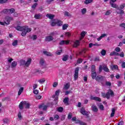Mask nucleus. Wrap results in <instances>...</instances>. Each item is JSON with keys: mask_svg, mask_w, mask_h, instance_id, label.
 <instances>
[{"mask_svg": "<svg viewBox=\"0 0 125 125\" xmlns=\"http://www.w3.org/2000/svg\"><path fill=\"white\" fill-rule=\"evenodd\" d=\"M91 77L93 80H94V79H95L96 81H102L104 79V77L103 76H98L96 77V72H92Z\"/></svg>", "mask_w": 125, "mask_h": 125, "instance_id": "f257e3e1", "label": "nucleus"}, {"mask_svg": "<svg viewBox=\"0 0 125 125\" xmlns=\"http://www.w3.org/2000/svg\"><path fill=\"white\" fill-rule=\"evenodd\" d=\"M79 67H77L75 70V74H74V80L75 81H77L78 80V78H79Z\"/></svg>", "mask_w": 125, "mask_h": 125, "instance_id": "f03ea898", "label": "nucleus"}, {"mask_svg": "<svg viewBox=\"0 0 125 125\" xmlns=\"http://www.w3.org/2000/svg\"><path fill=\"white\" fill-rule=\"evenodd\" d=\"M110 95L111 96H114V92L111 90H109L106 94L105 97L107 98V99H109V98H110Z\"/></svg>", "mask_w": 125, "mask_h": 125, "instance_id": "7ed1b4c3", "label": "nucleus"}, {"mask_svg": "<svg viewBox=\"0 0 125 125\" xmlns=\"http://www.w3.org/2000/svg\"><path fill=\"white\" fill-rule=\"evenodd\" d=\"M12 20H13V18L10 17H6L5 19V24H6L7 25H8V24H9V23H10V21H12Z\"/></svg>", "mask_w": 125, "mask_h": 125, "instance_id": "20e7f679", "label": "nucleus"}, {"mask_svg": "<svg viewBox=\"0 0 125 125\" xmlns=\"http://www.w3.org/2000/svg\"><path fill=\"white\" fill-rule=\"evenodd\" d=\"M60 92V90H57L55 92V95H54L52 96L53 98H55V99L54 100L55 101H56L57 99H58V95H59Z\"/></svg>", "mask_w": 125, "mask_h": 125, "instance_id": "39448f33", "label": "nucleus"}, {"mask_svg": "<svg viewBox=\"0 0 125 125\" xmlns=\"http://www.w3.org/2000/svg\"><path fill=\"white\" fill-rule=\"evenodd\" d=\"M15 28L17 31H21V32L23 31V30H27V27H25V26H17Z\"/></svg>", "mask_w": 125, "mask_h": 125, "instance_id": "423d86ee", "label": "nucleus"}, {"mask_svg": "<svg viewBox=\"0 0 125 125\" xmlns=\"http://www.w3.org/2000/svg\"><path fill=\"white\" fill-rule=\"evenodd\" d=\"M55 22H56L57 26L60 27L63 25V21L61 20H59L58 19H56Z\"/></svg>", "mask_w": 125, "mask_h": 125, "instance_id": "0eeeda50", "label": "nucleus"}, {"mask_svg": "<svg viewBox=\"0 0 125 125\" xmlns=\"http://www.w3.org/2000/svg\"><path fill=\"white\" fill-rule=\"evenodd\" d=\"M47 105L42 104L39 105V109H42V110H45L47 109Z\"/></svg>", "mask_w": 125, "mask_h": 125, "instance_id": "6e6552de", "label": "nucleus"}, {"mask_svg": "<svg viewBox=\"0 0 125 125\" xmlns=\"http://www.w3.org/2000/svg\"><path fill=\"white\" fill-rule=\"evenodd\" d=\"M69 42L70 41H69L62 40L59 43V44L60 45H63V44H69Z\"/></svg>", "mask_w": 125, "mask_h": 125, "instance_id": "1a4fd4ad", "label": "nucleus"}, {"mask_svg": "<svg viewBox=\"0 0 125 125\" xmlns=\"http://www.w3.org/2000/svg\"><path fill=\"white\" fill-rule=\"evenodd\" d=\"M91 99L92 100H95V101H99V102H100L101 101V98H100L99 97H97L91 96Z\"/></svg>", "mask_w": 125, "mask_h": 125, "instance_id": "9d476101", "label": "nucleus"}, {"mask_svg": "<svg viewBox=\"0 0 125 125\" xmlns=\"http://www.w3.org/2000/svg\"><path fill=\"white\" fill-rule=\"evenodd\" d=\"M51 41H53V37L52 36H47L45 38L46 42H51Z\"/></svg>", "mask_w": 125, "mask_h": 125, "instance_id": "9b49d317", "label": "nucleus"}, {"mask_svg": "<svg viewBox=\"0 0 125 125\" xmlns=\"http://www.w3.org/2000/svg\"><path fill=\"white\" fill-rule=\"evenodd\" d=\"M80 112H81V114H82V115H84L85 116H87V112L86 111H85L84 108H81Z\"/></svg>", "mask_w": 125, "mask_h": 125, "instance_id": "f8f14e48", "label": "nucleus"}, {"mask_svg": "<svg viewBox=\"0 0 125 125\" xmlns=\"http://www.w3.org/2000/svg\"><path fill=\"white\" fill-rule=\"evenodd\" d=\"M46 16L47 18H49V19H51V20H52V19H53L55 17L54 15H52L51 14H47Z\"/></svg>", "mask_w": 125, "mask_h": 125, "instance_id": "ddd939ff", "label": "nucleus"}, {"mask_svg": "<svg viewBox=\"0 0 125 125\" xmlns=\"http://www.w3.org/2000/svg\"><path fill=\"white\" fill-rule=\"evenodd\" d=\"M119 55H120V54H119V53L115 51H113L111 52L110 54V56H119Z\"/></svg>", "mask_w": 125, "mask_h": 125, "instance_id": "4468645a", "label": "nucleus"}, {"mask_svg": "<svg viewBox=\"0 0 125 125\" xmlns=\"http://www.w3.org/2000/svg\"><path fill=\"white\" fill-rule=\"evenodd\" d=\"M80 45V41L77 40L76 42H74L73 44V47H78Z\"/></svg>", "mask_w": 125, "mask_h": 125, "instance_id": "2eb2a0df", "label": "nucleus"}, {"mask_svg": "<svg viewBox=\"0 0 125 125\" xmlns=\"http://www.w3.org/2000/svg\"><path fill=\"white\" fill-rule=\"evenodd\" d=\"M8 14H12L14 12H15V9L14 8L8 9Z\"/></svg>", "mask_w": 125, "mask_h": 125, "instance_id": "dca6fc26", "label": "nucleus"}, {"mask_svg": "<svg viewBox=\"0 0 125 125\" xmlns=\"http://www.w3.org/2000/svg\"><path fill=\"white\" fill-rule=\"evenodd\" d=\"M23 104L26 109L30 108V104L29 103L24 101Z\"/></svg>", "mask_w": 125, "mask_h": 125, "instance_id": "f3484780", "label": "nucleus"}, {"mask_svg": "<svg viewBox=\"0 0 125 125\" xmlns=\"http://www.w3.org/2000/svg\"><path fill=\"white\" fill-rule=\"evenodd\" d=\"M106 36H107L106 34H102V35L100 37L97 38V41L98 42L100 41L102 39H103V38H104V37H106Z\"/></svg>", "mask_w": 125, "mask_h": 125, "instance_id": "a211bd4d", "label": "nucleus"}, {"mask_svg": "<svg viewBox=\"0 0 125 125\" xmlns=\"http://www.w3.org/2000/svg\"><path fill=\"white\" fill-rule=\"evenodd\" d=\"M24 102H21L20 103L19 107L20 109V110H22L23 109V107H24Z\"/></svg>", "mask_w": 125, "mask_h": 125, "instance_id": "6ab92c4d", "label": "nucleus"}, {"mask_svg": "<svg viewBox=\"0 0 125 125\" xmlns=\"http://www.w3.org/2000/svg\"><path fill=\"white\" fill-rule=\"evenodd\" d=\"M70 88V83H66L64 85V89L67 90L69 89Z\"/></svg>", "mask_w": 125, "mask_h": 125, "instance_id": "aec40b11", "label": "nucleus"}, {"mask_svg": "<svg viewBox=\"0 0 125 125\" xmlns=\"http://www.w3.org/2000/svg\"><path fill=\"white\" fill-rule=\"evenodd\" d=\"M23 90H24V87H21L18 91L19 96H20V95H21L22 92H23Z\"/></svg>", "mask_w": 125, "mask_h": 125, "instance_id": "412c9836", "label": "nucleus"}, {"mask_svg": "<svg viewBox=\"0 0 125 125\" xmlns=\"http://www.w3.org/2000/svg\"><path fill=\"white\" fill-rule=\"evenodd\" d=\"M43 53L44 54V55H46L47 56H52V54H51V53L46 51H44Z\"/></svg>", "mask_w": 125, "mask_h": 125, "instance_id": "4be33fe9", "label": "nucleus"}, {"mask_svg": "<svg viewBox=\"0 0 125 125\" xmlns=\"http://www.w3.org/2000/svg\"><path fill=\"white\" fill-rule=\"evenodd\" d=\"M109 4H110L111 6L112 7H113V8H118L119 7H118V5H117V4L115 3H109Z\"/></svg>", "mask_w": 125, "mask_h": 125, "instance_id": "5701e85b", "label": "nucleus"}, {"mask_svg": "<svg viewBox=\"0 0 125 125\" xmlns=\"http://www.w3.org/2000/svg\"><path fill=\"white\" fill-rule=\"evenodd\" d=\"M115 112H116V109L115 108H112V112L111 114L110 115V117L111 118H113V117H114V116H115Z\"/></svg>", "mask_w": 125, "mask_h": 125, "instance_id": "b1692460", "label": "nucleus"}, {"mask_svg": "<svg viewBox=\"0 0 125 125\" xmlns=\"http://www.w3.org/2000/svg\"><path fill=\"white\" fill-rule=\"evenodd\" d=\"M117 9L120 11V12H117V14H124L125 13V12L124 11V10L122 9H120V7H118Z\"/></svg>", "mask_w": 125, "mask_h": 125, "instance_id": "393cba45", "label": "nucleus"}, {"mask_svg": "<svg viewBox=\"0 0 125 125\" xmlns=\"http://www.w3.org/2000/svg\"><path fill=\"white\" fill-rule=\"evenodd\" d=\"M68 27H69V24H64L62 25V30H67V28H68Z\"/></svg>", "mask_w": 125, "mask_h": 125, "instance_id": "a878e982", "label": "nucleus"}, {"mask_svg": "<svg viewBox=\"0 0 125 125\" xmlns=\"http://www.w3.org/2000/svg\"><path fill=\"white\" fill-rule=\"evenodd\" d=\"M92 109L94 112H97V111H98V109H97V107H96V106H95V105H92Z\"/></svg>", "mask_w": 125, "mask_h": 125, "instance_id": "bb28decb", "label": "nucleus"}, {"mask_svg": "<svg viewBox=\"0 0 125 125\" xmlns=\"http://www.w3.org/2000/svg\"><path fill=\"white\" fill-rule=\"evenodd\" d=\"M68 58H69V56L68 55H65V56H63V57L62 58V61H67V60H68Z\"/></svg>", "mask_w": 125, "mask_h": 125, "instance_id": "cd10ccee", "label": "nucleus"}, {"mask_svg": "<svg viewBox=\"0 0 125 125\" xmlns=\"http://www.w3.org/2000/svg\"><path fill=\"white\" fill-rule=\"evenodd\" d=\"M104 70V72H106V73H109L110 71L109 70V69L108 68V67L107 66H103Z\"/></svg>", "mask_w": 125, "mask_h": 125, "instance_id": "c85d7f7f", "label": "nucleus"}, {"mask_svg": "<svg viewBox=\"0 0 125 125\" xmlns=\"http://www.w3.org/2000/svg\"><path fill=\"white\" fill-rule=\"evenodd\" d=\"M44 82H45V79L44 78H42L38 80V82L39 83L41 84L43 83Z\"/></svg>", "mask_w": 125, "mask_h": 125, "instance_id": "c756f323", "label": "nucleus"}, {"mask_svg": "<svg viewBox=\"0 0 125 125\" xmlns=\"http://www.w3.org/2000/svg\"><path fill=\"white\" fill-rule=\"evenodd\" d=\"M111 68L112 70H118L119 69V67L117 66V65H112L111 66Z\"/></svg>", "mask_w": 125, "mask_h": 125, "instance_id": "7c9ffc66", "label": "nucleus"}, {"mask_svg": "<svg viewBox=\"0 0 125 125\" xmlns=\"http://www.w3.org/2000/svg\"><path fill=\"white\" fill-rule=\"evenodd\" d=\"M30 39H32L33 41H36V40L38 39V36H37V35H34L32 37H30Z\"/></svg>", "mask_w": 125, "mask_h": 125, "instance_id": "2f4dec72", "label": "nucleus"}, {"mask_svg": "<svg viewBox=\"0 0 125 125\" xmlns=\"http://www.w3.org/2000/svg\"><path fill=\"white\" fill-rule=\"evenodd\" d=\"M93 0H85L84 1V3H85V4H88V3H90L91 2H92Z\"/></svg>", "mask_w": 125, "mask_h": 125, "instance_id": "473e14b6", "label": "nucleus"}, {"mask_svg": "<svg viewBox=\"0 0 125 125\" xmlns=\"http://www.w3.org/2000/svg\"><path fill=\"white\" fill-rule=\"evenodd\" d=\"M22 65H23V66H24V67H29V66H30V63H21L20 64L21 66H22Z\"/></svg>", "mask_w": 125, "mask_h": 125, "instance_id": "72a5a7b5", "label": "nucleus"}, {"mask_svg": "<svg viewBox=\"0 0 125 125\" xmlns=\"http://www.w3.org/2000/svg\"><path fill=\"white\" fill-rule=\"evenodd\" d=\"M27 35V32L26 30H23L22 32L21 33V36L22 37H25Z\"/></svg>", "mask_w": 125, "mask_h": 125, "instance_id": "f704fd0d", "label": "nucleus"}, {"mask_svg": "<svg viewBox=\"0 0 125 125\" xmlns=\"http://www.w3.org/2000/svg\"><path fill=\"white\" fill-rule=\"evenodd\" d=\"M18 44V41L17 40H15L12 43V45H13V46H16V45H17Z\"/></svg>", "mask_w": 125, "mask_h": 125, "instance_id": "c9c22d12", "label": "nucleus"}, {"mask_svg": "<svg viewBox=\"0 0 125 125\" xmlns=\"http://www.w3.org/2000/svg\"><path fill=\"white\" fill-rule=\"evenodd\" d=\"M62 52V48H61L60 50H58L56 51V53L58 55H60L61 54V53Z\"/></svg>", "mask_w": 125, "mask_h": 125, "instance_id": "e433bc0d", "label": "nucleus"}, {"mask_svg": "<svg viewBox=\"0 0 125 125\" xmlns=\"http://www.w3.org/2000/svg\"><path fill=\"white\" fill-rule=\"evenodd\" d=\"M24 27L27 28L26 29V33H30L32 31V28H28V26H25Z\"/></svg>", "mask_w": 125, "mask_h": 125, "instance_id": "4c0bfd02", "label": "nucleus"}, {"mask_svg": "<svg viewBox=\"0 0 125 125\" xmlns=\"http://www.w3.org/2000/svg\"><path fill=\"white\" fill-rule=\"evenodd\" d=\"M34 18H35L36 19H41V15L36 14L34 16Z\"/></svg>", "mask_w": 125, "mask_h": 125, "instance_id": "58836bf2", "label": "nucleus"}, {"mask_svg": "<svg viewBox=\"0 0 125 125\" xmlns=\"http://www.w3.org/2000/svg\"><path fill=\"white\" fill-rule=\"evenodd\" d=\"M101 53L103 56H105L106 55V50L104 49L102 50Z\"/></svg>", "mask_w": 125, "mask_h": 125, "instance_id": "ea45409f", "label": "nucleus"}, {"mask_svg": "<svg viewBox=\"0 0 125 125\" xmlns=\"http://www.w3.org/2000/svg\"><path fill=\"white\" fill-rule=\"evenodd\" d=\"M69 101V98H65L63 100V102L65 103V104H68V102Z\"/></svg>", "mask_w": 125, "mask_h": 125, "instance_id": "a19ab883", "label": "nucleus"}, {"mask_svg": "<svg viewBox=\"0 0 125 125\" xmlns=\"http://www.w3.org/2000/svg\"><path fill=\"white\" fill-rule=\"evenodd\" d=\"M56 25H57L56 22H55V20H53V21L51 22V26H52V27H54V26H55Z\"/></svg>", "mask_w": 125, "mask_h": 125, "instance_id": "79ce46f5", "label": "nucleus"}, {"mask_svg": "<svg viewBox=\"0 0 125 125\" xmlns=\"http://www.w3.org/2000/svg\"><path fill=\"white\" fill-rule=\"evenodd\" d=\"M82 38H84V36L86 35V32L85 31H83L81 34Z\"/></svg>", "mask_w": 125, "mask_h": 125, "instance_id": "37998d69", "label": "nucleus"}, {"mask_svg": "<svg viewBox=\"0 0 125 125\" xmlns=\"http://www.w3.org/2000/svg\"><path fill=\"white\" fill-rule=\"evenodd\" d=\"M54 0H46V2L48 4H50Z\"/></svg>", "mask_w": 125, "mask_h": 125, "instance_id": "c03bdc74", "label": "nucleus"}, {"mask_svg": "<svg viewBox=\"0 0 125 125\" xmlns=\"http://www.w3.org/2000/svg\"><path fill=\"white\" fill-rule=\"evenodd\" d=\"M82 14H85L86 13V8H83L82 10Z\"/></svg>", "mask_w": 125, "mask_h": 125, "instance_id": "a18cd8bd", "label": "nucleus"}, {"mask_svg": "<svg viewBox=\"0 0 125 125\" xmlns=\"http://www.w3.org/2000/svg\"><path fill=\"white\" fill-rule=\"evenodd\" d=\"M2 12L3 13H4V14H8V9L3 10Z\"/></svg>", "mask_w": 125, "mask_h": 125, "instance_id": "49530a36", "label": "nucleus"}, {"mask_svg": "<svg viewBox=\"0 0 125 125\" xmlns=\"http://www.w3.org/2000/svg\"><path fill=\"white\" fill-rule=\"evenodd\" d=\"M18 117L19 120H22V115L21 114V112L18 113Z\"/></svg>", "mask_w": 125, "mask_h": 125, "instance_id": "de8ad7c7", "label": "nucleus"}, {"mask_svg": "<svg viewBox=\"0 0 125 125\" xmlns=\"http://www.w3.org/2000/svg\"><path fill=\"white\" fill-rule=\"evenodd\" d=\"M57 111L58 112H62L63 111V107H58L57 108Z\"/></svg>", "mask_w": 125, "mask_h": 125, "instance_id": "09e8293b", "label": "nucleus"}, {"mask_svg": "<svg viewBox=\"0 0 125 125\" xmlns=\"http://www.w3.org/2000/svg\"><path fill=\"white\" fill-rule=\"evenodd\" d=\"M55 35H56V31H54L53 32H51L50 34V36L51 37H53L54 36H55Z\"/></svg>", "mask_w": 125, "mask_h": 125, "instance_id": "8fccbe9b", "label": "nucleus"}, {"mask_svg": "<svg viewBox=\"0 0 125 125\" xmlns=\"http://www.w3.org/2000/svg\"><path fill=\"white\" fill-rule=\"evenodd\" d=\"M8 1V0H0V4L5 3V2H6Z\"/></svg>", "mask_w": 125, "mask_h": 125, "instance_id": "3c124183", "label": "nucleus"}, {"mask_svg": "<svg viewBox=\"0 0 125 125\" xmlns=\"http://www.w3.org/2000/svg\"><path fill=\"white\" fill-rule=\"evenodd\" d=\"M38 5V3H35L32 6V8L33 9H35L36 7H37V6Z\"/></svg>", "mask_w": 125, "mask_h": 125, "instance_id": "603ef678", "label": "nucleus"}, {"mask_svg": "<svg viewBox=\"0 0 125 125\" xmlns=\"http://www.w3.org/2000/svg\"><path fill=\"white\" fill-rule=\"evenodd\" d=\"M64 15L65 16H68V17H69V16H71V14H70L69 13V12H64Z\"/></svg>", "mask_w": 125, "mask_h": 125, "instance_id": "864d4df0", "label": "nucleus"}, {"mask_svg": "<svg viewBox=\"0 0 125 125\" xmlns=\"http://www.w3.org/2000/svg\"><path fill=\"white\" fill-rule=\"evenodd\" d=\"M115 51L117 52H120L121 51V48L119 47H117L115 48Z\"/></svg>", "mask_w": 125, "mask_h": 125, "instance_id": "5fc2aeb1", "label": "nucleus"}, {"mask_svg": "<svg viewBox=\"0 0 125 125\" xmlns=\"http://www.w3.org/2000/svg\"><path fill=\"white\" fill-rule=\"evenodd\" d=\"M99 107L101 110H104V106H103V104H100Z\"/></svg>", "mask_w": 125, "mask_h": 125, "instance_id": "6e6d98bb", "label": "nucleus"}, {"mask_svg": "<svg viewBox=\"0 0 125 125\" xmlns=\"http://www.w3.org/2000/svg\"><path fill=\"white\" fill-rule=\"evenodd\" d=\"M54 120H58V119H59V116L58 115H56L54 116Z\"/></svg>", "mask_w": 125, "mask_h": 125, "instance_id": "4d7b16f0", "label": "nucleus"}, {"mask_svg": "<svg viewBox=\"0 0 125 125\" xmlns=\"http://www.w3.org/2000/svg\"><path fill=\"white\" fill-rule=\"evenodd\" d=\"M91 72H95V65H92V69Z\"/></svg>", "mask_w": 125, "mask_h": 125, "instance_id": "13d9d810", "label": "nucleus"}, {"mask_svg": "<svg viewBox=\"0 0 125 125\" xmlns=\"http://www.w3.org/2000/svg\"><path fill=\"white\" fill-rule=\"evenodd\" d=\"M119 56H120L121 57H125V53L124 52H122L120 54H119Z\"/></svg>", "mask_w": 125, "mask_h": 125, "instance_id": "bf43d9fd", "label": "nucleus"}, {"mask_svg": "<svg viewBox=\"0 0 125 125\" xmlns=\"http://www.w3.org/2000/svg\"><path fill=\"white\" fill-rule=\"evenodd\" d=\"M120 27H121L122 28H125V23H122L120 24Z\"/></svg>", "mask_w": 125, "mask_h": 125, "instance_id": "052dcab7", "label": "nucleus"}, {"mask_svg": "<svg viewBox=\"0 0 125 125\" xmlns=\"http://www.w3.org/2000/svg\"><path fill=\"white\" fill-rule=\"evenodd\" d=\"M58 84V83L57 82H54L53 85V87H56Z\"/></svg>", "mask_w": 125, "mask_h": 125, "instance_id": "680f3d73", "label": "nucleus"}, {"mask_svg": "<svg viewBox=\"0 0 125 125\" xmlns=\"http://www.w3.org/2000/svg\"><path fill=\"white\" fill-rule=\"evenodd\" d=\"M79 125H87L86 123H84L83 121H81L80 124Z\"/></svg>", "mask_w": 125, "mask_h": 125, "instance_id": "e2e57ef3", "label": "nucleus"}, {"mask_svg": "<svg viewBox=\"0 0 125 125\" xmlns=\"http://www.w3.org/2000/svg\"><path fill=\"white\" fill-rule=\"evenodd\" d=\"M111 11H107L105 13V15H110L111 14Z\"/></svg>", "mask_w": 125, "mask_h": 125, "instance_id": "0e129e2a", "label": "nucleus"}, {"mask_svg": "<svg viewBox=\"0 0 125 125\" xmlns=\"http://www.w3.org/2000/svg\"><path fill=\"white\" fill-rule=\"evenodd\" d=\"M17 64L16 63H12V68H14V67H16Z\"/></svg>", "mask_w": 125, "mask_h": 125, "instance_id": "69168bd1", "label": "nucleus"}, {"mask_svg": "<svg viewBox=\"0 0 125 125\" xmlns=\"http://www.w3.org/2000/svg\"><path fill=\"white\" fill-rule=\"evenodd\" d=\"M83 62V60L82 59H79L77 60V63H82Z\"/></svg>", "mask_w": 125, "mask_h": 125, "instance_id": "338daca9", "label": "nucleus"}, {"mask_svg": "<svg viewBox=\"0 0 125 125\" xmlns=\"http://www.w3.org/2000/svg\"><path fill=\"white\" fill-rule=\"evenodd\" d=\"M105 84L106 85L110 86L111 84H112V83L110 82H106Z\"/></svg>", "mask_w": 125, "mask_h": 125, "instance_id": "774afa93", "label": "nucleus"}]
</instances>
